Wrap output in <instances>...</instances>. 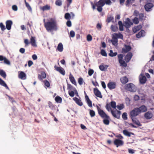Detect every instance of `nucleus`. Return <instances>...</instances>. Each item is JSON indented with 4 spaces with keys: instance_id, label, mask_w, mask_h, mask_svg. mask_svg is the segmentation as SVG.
<instances>
[{
    "instance_id": "obj_1",
    "label": "nucleus",
    "mask_w": 154,
    "mask_h": 154,
    "mask_svg": "<svg viewBox=\"0 0 154 154\" xmlns=\"http://www.w3.org/2000/svg\"><path fill=\"white\" fill-rule=\"evenodd\" d=\"M112 2L110 0H105L104 1H102L100 2H96L94 3L92 2H90V3L92 6V7L93 10L96 8L97 7V10L99 12H101L103 10L102 7H103L105 4L106 5H110Z\"/></svg>"
},
{
    "instance_id": "obj_2",
    "label": "nucleus",
    "mask_w": 154,
    "mask_h": 154,
    "mask_svg": "<svg viewBox=\"0 0 154 154\" xmlns=\"http://www.w3.org/2000/svg\"><path fill=\"white\" fill-rule=\"evenodd\" d=\"M51 21L45 22L44 26L47 31H52L53 30H56L57 29V23L55 20L51 19Z\"/></svg>"
},
{
    "instance_id": "obj_3",
    "label": "nucleus",
    "mask_w": 154,
    "mask_h": 154,
    "mask_svg": "<svg viewBox=\"0 0 154 154\" xmlns=\"http://www.w3.org/2000/svg\"><path fill=\"white\" fill-rule=\"evenodd\" d=\"M24 43L25 44V47H27L28 45L31 43L32 46L33 47H36L37 46L36 43L35 42V38L33 36H31L30 38V42H29L28 39H25Z\"/></svg>"
},
{
    "instance_id": "obj_4",
    "label": "nucleus",
    "mask_w": 154,
    "mask_h": 154,
    "mask_svg": "<svg viewBox=\"0 0 154 154\" xmlns=\"http://www.w3.org/2000/svg\"><path fill=\"white\" fill-rule=\"evenodd\" d=\"M126 90L132 92H135L136 91V87L132 83H129L127 84L125 86Z\"/></svg>"
},
{
    "instance_id": "obj_5",
    "label": "nucleus",
    "mask_w": 154,
    "mask_h": 154,
    "mask_svg": "<svg viewBox=\"0 0 154 154\" xmlns=\"http://www.w3.org/2000/svg\"><path fill=\"white\" fill-rule=\"evenodd\" d=\"M137 107L134 108L133 110L131 111L130 113V117H136L140 114V111L139 110Z\"/></svg>"
},
{
    "instance_id": "obj_6",
    "label": "nucleus",
    "mask_w": 154,
    "mask_h": 154,
    "mask_svg": "<svg viewBox=\"0 0 154 154\" xmlns=\"http://www.w3.org/2000/svg\"><path fill=\"white\" fill-rule=\"evenodd\" d=\"M118 57L119 63L121 65L124 67H126L127 66V64L125 61L123 60V55L122 54H119L118 55Z\"/></svg>"
},
{
    "instance_id": "obj_7",
    "label": "nucleus",
    "mask_w": 154,
    "mask_h": 154,
    "mask_svg": "<svg viewBox=\"0 0 154 154\" xmlns=\"http://www.w3.org/2000/svg\"><path fill=\"white\" fill-rule=\"evenodd\" d=\"M111 112L112 116L118 119H119L120 115L121 114V112L120 111H119L116 109L115 110H111Z\"/></svg>"
},
{
    "instance_id": "obj_8",
    "label": "nucleus",
    "mask_w": 154,
    "mask_h": 154,
    "mask_svg": "<svg viewBox=\"0 0 154 154\" xmlns=\"http://www.w3.org/2000/svg\"><path fill=\"white\" fill-rule=\"evenodd\" d=\"M124 26L126 28H130L131 26L133 25V23L131 20L128 18H127L126 21L124 22Z\"/></svg>"
},
{
    "instance_id": "obj_9",
    "label": "nucleus",
    "mask_w": 154,
    "mask_h": 154,
    "mask_svg": "<svg viewBox=\"0 0 154 154\" xmlns=\"http://www.w3.org/2000/svg\"><path fill=\"white\" fill-rule=\"evenodd\" d=\"M97 107L98 114L101 117H105L106 118H108V116L107 115V114L103 110L101 109L98 106H97Z\"/></svg>"
},
{
    "instance_id": "obj_10",
    "label": "nucleus",
    "mask_w": 154,
    "mask_h": 154,
    "mask_svg": "<svg viewBox=\"0 0 154 154\" xmlns=\"http://www.w3.org/2000/svg\"><path fill=\"white\" fill-rule=\"evenodd\" d=\"M55 70L59 72L63 75H65V71L63 68L61 67H57L56 65L54 66Z\"/></svg>"
},
{
    "instance_id": "obj_11",
    "label": "nucleus",
    "mask_w": 154,
    "mask_h": 154,
    "mask_svg": "<svg viewBox=\"0 0 154 154\" xmlns=\"http://www.w3.org/2000/svg\"><path fill=\"white\" fill-rule=\"evenodd\" d=\"M124 46L125 48H123L122 49V53H127L130 51L131 49V47L130 45H125Z\"/></svg>"
},
{
    "instance_id": "obj_12",
    "label": "nucleus",
    "mask_w": 154,
    "mask_h": 154,
    "mask_svg": "<svg viewBox=\"0 0 154 154\" xmlns=\"http://www.w3.org/2000/svg\"><path fill=\"white\" fill-rule=\"evenodd\" d=\"M114 143L118 147L119 146H122L123 144V142L121 140L116 139L114 141Z\"/></svg>"
},
{
    "instance_id": "obj_13",
    "label": "nucleus",
    "mask_w": 154,
    "mask_h": 154,
    "mask_svg": "<svg viewBox=\"0 0 154 154\" xmlns=\"http://www.w3.org/2000/svg\"><path fill=\"white\" fill-rule=\"evenodd\" d=\"M94 92L95 95L97 97L100 98H102V96L100 92L97 88H94Z\"/></svg>"
},
{
    "instance_id": "obj_14",
    "label": "nucleus",
    "mask_w": 154,
    "mask_h": 154,
    "mask_svg": "<svg viewBox=\"0 0 154 154\" xmlns=\"http://www.w3.org/2000/svg\"><path fill=\"white\" fill-rule=\"evenodd\" d=\"M153 6V5L151 3H148L145 5L144 6V8L146 11H150V10Z\"/></svg>"
},
{
    "instance_id": "obj_15",
    "label": "nucleus",
    "mask_w": 154,
    "mask_h": 154,
    "mask_svg": "<svg viewBox=\"0 0 154 154\" xmlns=\"http://www.w3.org/2000/svg\"><path fill=\"white\" fill-rule=\"evenodd\" d=\"M13 24L12 21L11 20H8L6 22V27L8 30H10L11 29V26Z\"/></svg>"
},
{
    "instance_id": "obj_16",
    "label": "nucleus",
    "mask_w": 154,
    "mask_h": 154,
    "mask_svg": "<svg viewBox=\"0 0 154 154\" xmlns=\"http://www.w3.org/2000/svg\"><path fill=\"white\" fill-rule=\"evenodd\" d=\"M133 56L131 52H128L125 57V60L127 63H128L131 60Z\"/></svg>"
},
{
    "instance_id": "obj_17",
    "label": "nucleus",
    "mask_w": 154,
    "mask_h": 154,
    "mask_svg": "<svg viewBox=\"0 0 154 154\" xmlns=\"http://www.w3.org/2000/svg\"><path fill=\"white\" fill-rule=\"evenodd\" d=\"M153 116V114L152 112L150 111H148L146 112L144 115L145 118L147 119H151Z\"/></svg>"
},
{
    "instance_id": "obj_18",
    "label": "nucleus",
    "mask_w": 154,
    "mask_h": 154,
    "mask_svg": "<svg viewBox=\"0 0 154 154\" xmlns=\"http://www.w3.org/2000/svg\"><path fill=\"white\" fill-rule=\"evenodd\" d=\"M142 28V26L141 25H139L133 27L132 29V31L134 33H135L141 29Z\"/></svg>"
},
{
    "instance_id": "obj_19",
    "label": "nucleus",
    "mask_w": 154,
    "mask_h": 154,
    "mask_svg": "<svg viewBox=\"0 0 154 154\" xmlns=\"http://www.w3.org/2000/svg\"><path fill=\"white\" fill-rule=\"evenodd\" d=\"M107 87L110 90L114 89L116 87V84L113 82H109L107 84Z\"/></svg>"
},
{
    "instance_id": "obj_20",
    "label": "nucleus",
    "mask_w": 154,
    "mask_h": 154,
    "mask_svg": "<svg viewBox=\"0 0 154 154\" xmlns=\"http://www.w3.org/2000/svg\"><path fill=\"white\" fill-rule=\"evenodd\" d=\"M139 110L140 111V113L141 112H145L147 111V108L144 105H142L139 108L137 107Z\"/></svg>"
},
{
    "instance_id": "obj_21",
    "label": "nucleus",
    "mask_w": 154,
    "mask_h": 154,
    "mask_svg": "<svg viewBox=\"0 0 154 154\" xmlns=\"http://www.w3.org/2000/svg\"><path fill=\"white\" fill-rule=\"evenodd\" d=\"M69 79L71 82L75 85H77L75 79L73 76L71 74H70L69 75Z\"/></svg>"
},
{
    "instance_id": "obj_22",
    "label": "nucleus",
    "mask_w": 154,
    "mask_h": 154,
    "mask_svg": "<svg viewBox=\"0 0 154 154\" xmlns=\"http://www.w3.org/2000/svg\"><path fill=\"white\" fill-rule=\"evenodd\" d=\"M141 77L140 78L139 80L141 84H144L146 81V79L145 76L141 74Z\"/></svg>"
},
{
    "instance_id": "obj_23",
    "label": "nucleus",
    "mask_w": 154,
    "mask_h": 154,
    "mask_svg": "<svg viewBox=\"0 0 154 154\" xmlns=\"http://www.w3.org/2000/svg\"><path fill=\"white\" fill-rule=\"evenodd\" d=\"M73 100L75 101V103L79 106H82L83 104L81 100L77 97H75L73 98Z\"/></svg>"
},
{
    "instance_id": "obj_24",
    "label": "nucleus",
    "mask_w": 154,
    "mask_h": 154,
    "mask_svg": "<svg viewBox=\"0 0 154 154\" xmlns=\"http://www.w3.org/2000/svg\"><path fill=\"white\" fill-rule=\"evenodd\" d=\"M120 80L122 83L124 84L128 82V79L126 76H124L121 78Z\"/></svg>"
},
{
    "instance_id": "obj_25",
    "label": "nucleus",
    "mask_w": 154,
    "mask_h": 154,
    "mask_svg": "<svg viewBox=\"0 0 154 154\" xmlns=\"http://www.w3.org/2000/svg\"><path fill=\"white\" fill-rule=\"evenodd\" d=\"M46 77V74L44 72H42L40 75L39 74L38 75V78L39 80H41L42 79H45Z\"/></svg>"
},
{
    "instance_id": "obj_26",
    "label": "nucleus",
    "mask_w": 154,
    "mask_h": 154,
    "mask_svg": "<svg viewBox=\"0 0 154 154\" xmlns=\"http://www.w3.org/2000/svg\"><path fill=\"white\" fill-rule=\"evenodd\" d=\"M145 33L144 31L143 30H141L136 35V36L137 38H140L142 36H143L144 34Z\"/></svg>"
},
{
    "instance_id": "obj_27",
    "label": "nucleus",
    "mask_w": 154,
    "mask_h": 154,
    "mask_svg": "<svg viewBox=\"0 0 154 154\" xmlns=\"http://www.w3.org/2000/svg\"><path fill=\"white\" fill-rule=\"evenodd\" d=\"M18 77L21 79H26V75L23 72H21L18 75Z\"/></svg>"
},
{
    "instance_id": "obj_28",
    "label": "nucleus",
    "mask_w": 154,
    "mask_h": 154,
    "mask_svg": "<svg viewBox=\"0 0 154 154\" xmlns=\"http://www.w3.org/2000/svg\"><path fill=\"white\" fill-rule=\"evenodd\" d=\"M102 118L104 119L103 120V122L104 124L106 125H108L109 123V119H110V118L109 116H108V118H106L105 117H101Z\"/></svg>"
},
{
    "instance_id": "obj_29",
    "label": "nucleus",
    "mask_w": 154,
    "mask_h": 154,
    "mask_svg": "<svg viewBox=\"0 0 154 154\" xmlns=\"http://www.w3.org/2000/svg\"><path fill=\"white\" fill-rule=\"evenodd\" d=\"M123 134L125 136H127L128 137H130L131 136V134H134L131 132H130L128 131L127 130H124L123 131Z\"/></svg>"
},
{
    "instance_id": "obj_30",
    "label": "nucleus",
    "mask_w": 154,
    "mask_h": 154,
    "mask_svg": "<svg viewBox=\"0 0 154 154\" xmlns=\"http://www.w3.org/2000/svg\"><path fill=\"white\" fill-rule=\"evenodd\" d=\"M49 107L52 110L56 109L55 106L54 105L53 103L50 101H49L48 103Z\"/></svg>"
},
{
    "instance_id": "obj_31",
    "label": "nucleus",
    "mask_w": 154,
    "mask_h": 154,
    "mask_svg": "<svg viewBox=\"0 0 154 154\" xmlns=\"http://www.w3.org/2000/svg\"><path fill=\"white\" fill-rule=\"evenodd\" d=\"M0 85L5 87L7 89H9V88L5 82L0 78Z\"/></svg>"
},
{
    "instance_id": "obj_32",
    "label": "nucleus",
    "mask_w": 154,
    "mask_h": 154,
    "mask_svg": "<svg viewBox=\"0 0 154 154\" xmlns=\"http://www.w3.org/2000/svg\"><path fill=\"white\" fill-rule=\"evenodd\" d=\"M57 49L60 52H61L63 51V47L62 43H60L58 44L57 47Z\"/></svg>"
},
{
    "instance_id": "obj_33",
    "label": "nucleus",
    "mask_w": 154,
    "mask_h": 154,
    "mask_svg": "<svg viewBox=\"0 0 154 154\" xmlns=\"http://www.w3.org/2000/svg\"><path fill=\"white\" fill-rule=\"evenodd\" d=\"M110 53L108 55L111 57H114L116 56L117 55V53L115 52L113 53V51L112 50H110L109 51Z\"/></svg>"
},
{
    "instance_id": "obj_34",
    "label": "nucleus",
    "mask_w": 154,
    "mask_h": 154,
    "mask_svg": "<svg viewBox=\"0 0 154 154\" xmlns=\"http://www.w3.org/2000/svg\"><path fill=\"white\" fill-rule=\"evenodd\" d=\"M55 101L57 103H61L62 102V98L58 96H57L55 98Z\"/></svg>"
},
{
    "instance_id": "obj_35",
    "label": "nucleus",
    "mask_w": 154,
    "mask_h": 154,
    "mask_svg": "<svg viewBox=\"0 0 154 154\" xmlns=\"http://www.w3.org/2000/svg\"><path fill=\"white\" fill-rule=\"evenodd\" d=\"M118 24L119 26V29L120 31H123L124 30L123 26L124 25L122 22L119 21L118 22Z\"/></svg>"
},
{
    "instance_id": "obj_36",
    "label": "nucleus",
    "mask_w": 154,
    "mask_h": 154,
    "mask_svg": "<svg viewBox=\"0 0 154 154\" xmlns=\"http://www.w3.org/2000/svg\"><path fill=\"white\" fill-rule=\"evenodd\" d=\"M64 18L66 20H69L71 19V16L70 14L69 13H66L64 15Z\"/></svg>"
},
{
    "instance_id": "obj_37",
    "label": "nucleus",
    "mask_w": 154,
    "mask_h": 154,
    "mask_svg": "<svg viewBox=\"0 0 154 154\" xmlns=\"http://www.w3.org/2000/svg\"><path fill=\"white\" fill-rule=\"evenodd\" d=\"M24 2L25 3L26 6L30 11H31L32 9L29 4L26 2V0H24Z\"/></svg>"
},
{
    "instance_id": "obj_38",
    "label": "nucleus",
    "mask_w": 154,
    "mask_h": 154,
    "mask_svg": "<svg viewBox=\"0 0 154 154\" xmlns=\"http://www.w3.org/2000/svg\"><path fill=\"white\" fill-rule=\"evenodd\" d=\"M133 23L135 24H137L139 23V20L138 18L135 17L132 20Z\"/></svg>"
},
{
    "instance_id": "obj_39",
    "label": "nucleus",
    "mask_w": 154,
    "mask_h": 154,
    "mask_svg": "<svg viewBox=\"0 0 154 154\" xmlns=\"http://www.w3.org/2000/svg\"><path fill=\"white\" fill-rule=\"evenodd\" d=\"M50 9V7L48 5H46L42 8V9L43 11L49 10Z\"/></svg>"
},
{
    "instance_id": "obj_40",
    "label": "nucleus",
    "mask_w": 154,
    "mask_h": 154,
    "mask_svg": "<svg viewBox=\"0 0 154 154\" xmlns=\"http://www.w3.org/2000/svg\"><path fill=\"white\" fill-rule=\"evenodd\" d=\"M0 75L4 78H5L6 76L5 72L3 70H0Z\"/></svg>"
},
{
    "instance_id": "obj_41",
    "label": "nucleus",
    "mask_w": 154,
    "mask_h": 154,
    "mask_svg": "<svg viewBox=\"0 0 154 154\" xmlns=\"http://www.w3.org/2000/svg\"><path fill=\"white\" fill-rule=\"evenodd\" d=\"M116 107L119 110H121L123 109L124 108L125 106L123 104H120L119 105H118Z\"/></svg>"
},
{
    "instance_id": "obj_42",
    "label": "nucleus",
    "mask_w": 154,
    "mask_h": 154,
    "mask_svg": "<svg viewBox=\"0 0 154 154\" xmlns=\"http://www.w3.org/2000/svg\"><path fill=\"white\" fill-rule=\"evenodd\" d=\"M110 105L111 107L114 108L115 109L116 107V103L114 101H112L110 102Z\"/></svg>"
},
{
    "instance_id": "obj_43",
    "label": "nucleus",
    "mask_w": 154,
    "mask_h": 154,
    "mask_svg": "<svg viewBox=\"0 0 154 154\" xmlns=\"http://www.w3.org/2000/svg\"><path fill=\"white\" fill-rule=\"evenodd\" d=\"M135 0H127L126 3L125 4L126 6H128L130 4H132L133 3Z\"/></svg>"
},
{
    "instance_id": "obj_44",
    "label": "nucleus",
    "mask_w": 154,
    "mask_h": 154,
    "mask_svg": "<svg viewBox=\"0 0 154 154\" xmlns=\"http://www.w3.org/2000/svg\"><path fill=\"white\" fill-rule=\"evenodd\" d=\"M55 4L57 6H60L62 4V2L61 0H56Z\"/></svg>"
},
{
    "instance_id": "obj_45",
    "label": "nucleus",
    "mask_w": 154,
    "mask_h": 154,
    "mask_svg": "<svg viewBox=\"0 0 154 154\" xmlns=\"http://www.w3.org/2000/svg\"><path fill=\"white\" fill-rule=\"evenodd\" d=\"M105 66H107V67L105 68V66L102 65H100L99 66V68L100 69L101 71H105L106 69L107 68V67L108 66V65H106Z\"/></svg>"
},
{
    "instance_id": "obj_46",
    "label": "nucleus",
    "mask_w": 154,
    "mask_h": 154,
    "mask_svg": "<svg viewBox=\"0 0 154 154\" xmlns=\"http://www.w3.org/2000/svg\"><path fill=\"white\" fill-rule=\"evenodd\" d=\"M89 114L91 117H93L95 116V112L93 110H91L90 109H89Z\"/></svg>"
},
{
    "instance_id": "obj_47",
    "label": "nucleus",
    "mask_w": 154,
    "mask_h": 154,
    "mask_svg": "<svg viewBox=\"0 0 154 154\" xmlns=\"http://www.w3.org/2000/svg\"><path fill=\"white\" fill-rule=\"evenodd\" d=\"M139 19L141 21L143 20L144 19V14L143 13H140L139 14Z\"/></svg>"
},
{
    "instance_id": "obj_48",
    "label": "nucleus",
    "mask_w": 154,
    "mask_h": 154,
    "mask_svg": "<svg viewBox=\"0 0 154 154\" xmlns=\"http://www.w3.org/2000/svg\"><path fill=\"white\" fill-rule=\"evenodd\" d=\"M122 117L123 119L125 120H127L128 119L127 113L125 112L123 113Z\"/></svg>"
},
{
    "instance_id": "obj_49",
    "label": "nucleus",
    "mask_w": 154,
    "mask_h": 154,
    "mask_svg": "<svg viewBox=\"0 0 154 154\" xmlns=\"http://www.w3.org/2000/svg\"><path fill=\"white\" fill-rule=\"evenodd\" d=\"M101 54L103 56L106 57L107 56V54L105 51L104 50H101L100 52Z\"/></svg>"
},
{
    "instance_id": "obj_50",
    "label": "nucleus",
    "mask_w": 154,
    "mask_h": 154,
    "mask_svg": "<svg viewBox=\"0 0 154 154\" xmlns=\"http://www.w3.org/2000/svg\"><path fill=\"white\" fill-rule=\"evenodd\" d=\"M0 27L1 28L2 30V31H4L6 29L5 26L3 25L2 23H0Z\"/></svg>"
},
{
    "instance_id": "obj_51",
    "label": "nucleus",
    "mask_w": 154,
    "mask_h": 154,
    "mask_svg": "<svg viewBox=\"0 0 154 154\" xmlns=\"http://www.w3.org/2000/svg\"><path fill=\"white\" fill-rule=\"evenodd\" d=\"M44 82L45 86H47V87L48 88L50 86V84L48 80H45L44 81Z\"/></svg>"
},
{
    "instance_id": "obj_52",
    "label": "nucleus",
    "mask_w": 154,
    "mask_h": 154,
    "mask_svg": "<svg viewBox=\"0 0 154 154\" xmlns=\"http://www.w3.org/2000/svg\"><path fill=\"white\" fill-rule=\"evenodd\" d=\"M4 62L7 65H10V61L6 57H5L4 60Z\"/></svg>"
},
{
    "instance_id": "obj_53",
    "label": "nucleus",
    "mask_w": 154,
    "mask_h": 154,
    "mask_svg": "<svg viewBox=\"0 0 154 154\" xmlns=\"http://www.w3.org/2000/svg\"><path fill=\"white\" fill-rule=\"evenodd\" d=\"M78 82L79 83V84L80 85L83 84V79L82 77H80L79 78L78 80Z\"/></svg>"
},
{
    "instance_id": "obj_54",
    "label": "nucleus",
    "mask_w": 154,
    "mask_h": 154,
    "mask_svg": "<svg viewBox=\"0 0 154 154\" xmlns=\"http://www.w3.org/2000/svg\"><path fill=\"white\" fill-rule=\"evenodd\" d=\"M110 104L108 103H107L106 106V109L108 111H109L110 110H112L110 107Z\"/></svg>"
},
{
    "instance_id": "obj_55",
    "label": "nucleus",
    "mask_w": 154,
    "mask_h": 154,
    "mask_svg": "<svg viewBox=\"0 0 154 154\" xmlns=\"http://www.w3.org/2000/svg\"><path fill=\"white\" fill-rule=\"evenodd\" d=\"M92 36L90 34L87 35V40L88 41H91L92 40Z\"/></svg>"
},
{
    "instance_id": "obj_56",
    "label": "nucleus",
    "mask_w": 154,
    "mask_h": 154,
    "mask_svg": "<svg viewBox=\"0 0 154 154\" xmlns=\"http://www.w3.org/2000/svg\"><path fill=\"white\" fill-rule=\"evenodd\" d=\"M118 41L117 39H114L112 38V40L111 42L112 44L115 45L117 42Z\"/></svg>"
},
{
    "instance_id": "obj_57",
    "label": "nucleus",
    "mask_w": 154,
    "mask_h": 154,
    "mask_svg": "<svg viewBox=\"0 0 154 154\" xmlns=\"http://www.w3.org/2000/svg\"><path fill=\"white\" fill-rule=\"evenodd\" d=\"M67 89L70 90H74L75 88H74L73 86H72L71 84H67Z\"/></svg>"
},
{
    "instance_id": "obj_58",
    "label": "nucleus",
    "mask_w": 154,
    "mask_h": 154,
    "mask_svg": "<svg viewBox=\"0 0 154 154\" xmlns=\"http://www.w3.org/2000/svg\"><path fill=\"white\" fill-rule=\"evenodd\" d=\"M75 36V32L73 31H71L70 32L69 34V36L72 38L74 37Z\"/></svg>"
},
{
    "instance_id": "obj_59",
    "label": "nucleus",
    "mask_w": 154,
    "mask_h": 154,
    "mask_svg": "<svg viewBox=\"0 0 154 154\" xmlns=\"http://www.w3.org/2000/svg\"><path fill=\"white\" fill-rule=\"evenodd\" d=\"M114 18L112 17H107L106 21L108 23L110 22Z\"/></svg>"
},
{
    "instance_id": "obj_60",
    "label": "nucleus",
    "mask_w": 154,
    "mask_h": 154,
    "mask_svg": "<svg viewBox=\"0 0 154 154\" xmlns=\"http://www.w3.org/2000/svg\"><path fill=\"white\" fill-rule=\"evenodd\" d=\"M111 28L112 30L114 32L116 31L117 29V28L116 27L113 25H111Z\"/></svg>"
},
{
    "instance_id": "obj_61",
    "label": "nucleus",
    "mask_w": 154,
    "mask_h": 154,
    "mask_svg": "<svg viewBox=\"0 0 154 154\" xmlns=\"http://www.w3.org/2000/svg\"><path fill=\"white\" fill-rule=\"evenodd\" d=\"M94 71L92 69H90L88 71V74L89 76H91L94 73Z\"/></svg>"
},
{
    "instance_id": "obj_62",
    "label": "nucleus",
    "mask_w": 154,
    "mask_h": 154,
    "mask_svg": "<svg viewBox=\"0 0 154 154\" xmlns=\"http://www.w3.org/2000/svg\"><path fill=\"white\" fill-rule=\"evenodd\" d=\"M66 24L69 27H71L72 26V23L71 21L69 20L67 21L66 22Z\"/></svg>"
},
{
    "instance_id": "obj_63",
    "label": "nucleus",
    "mask_w": 154,
    "mask_h": 154,
    "mask_svg": "<svg viewBox=\"0 0 154 154\" xmlns=\"http://www.w3.org/2000/svg\"><path fill=\"white\" fill-rule=\"evenodd\" d=\"M69 94L71 97H73L74 96V92L73 91H69Z\"/></svg>"
},
{
    "instance_id": "obj_64",
    "label": "nucleus",
    "mask_w": 154,
    "mask_h": 154,
    "mask_svg": "<svg viewBox=\"0 0 154 154\" xmlns=\"http://www.w3.org/2000/svg\"><path fill=\"white\" fill-rule=\"evenodd\" d=\"M86 102L89 106L90 107H92V102L90 100L86 101Z\"/></svg>"
}]
</instances>
